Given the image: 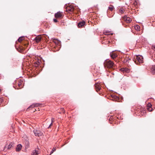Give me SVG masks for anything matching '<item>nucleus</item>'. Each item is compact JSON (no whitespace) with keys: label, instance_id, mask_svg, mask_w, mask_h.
Returning <instances> with one entry per match:
<instances>
[{"label":"nucleus","instance_id":"1","mask_svg":"<svg viewBox=\"0 0 155 155\" xmlns=\"http://www.w3.org/2000/svg\"><path fill=\"white\" fill-rule=\"evenodd\" d=\"M104 64L105 68L107 67L109 68H113L114 66V64L113 62L108 59L105 61Z\"/></svg>","mask_w":155,"mask_h":155},{"label":"nucleus","instance_id":"2","mask_svg":"<svg viewBox=\"0 0 155 155\" xmlns=\"http://www.w3.org/2000/svg\"><path fill=\"white\" fill-rule=\"evenodd\" d=\"M136 60L134 61L135 63L137 64H138V63H142L143 62V58L141 55H137L136 57Z\"/></svg>","mask_w":155,"mask_h":155},{"label":"nucleus","instance_id":"3","mask_svg":"<svg viewBox=\"0 0 155 155\" xmlns=\"http://www.w3.org/2000/svg\"><path fill=\"white\" fill-rule=\"evenodd\" d=\"M65 8H66V11L69 13L72 12L74 11V8L72 5H69V4L68 5H66Z\"/></svg>","mask_w":155,"mask_h":155},{"label":"nucleus","instance_id":"4","mask_svg":"<svg viewBox=\"0 0 155 155\" xmlns=\"http://www.w3.org/2000/svg\"><path fill=\"white\" fill-rule=\"evenodd\" d=\"M33 132L35 136H39L42 135L43 133L39 130H34Z\"/></svg>","mask_w":155,"mask_h":155},{"label":"nucleus","instance_id":"5","mask_svg":"<svg viewBox=\"0 0 155 155\" xmlns=\"http://www.w3.org/2000/svg\"><path fill=\"white\" fill-rule=\"evenodd\" d=\"M123 20L127 23H130L132 21V19L127 15H125L123 18Z\"/></svg>","mask_w":155,"mask_h":155},{"label":"nucleus","instance_id":"6","mask_svg":"<svg viewBox=\"0 0 155 155\" xmlns=\"http://www.w3.org/2000/svg\"><path fill=\"white\" fill-rule=\"evenodd\" d=\"M95 87L97 91H100L101 89V84L98 83H97L95 84Z\"/></svg>","mask_w":155,"mask_h":155},{"label":"nucleus","instance_id":"7","mask_svg":"<svg viewBox=\"0 0 155 155\" xmlns=\"http://www.w3.org/2000/svg\"><path fill=\"white\" fill-rule=\"evenodd\" d=\"M41 37L40 35H38L36 36L34 39V40L37 43H38L40 42L41 40Z\"/></svg>","mask_w":155,"mask_h":155},{"label":"nucleus","instance_id":"8","mask_svg":"<svg viewBox=\"0 0 155 155\" xmlns=\"http://www.w3.org/2000/svg\"><path fill=\"white\" fill-rule=\"evenodd\" d=\"M22 147V146L21 144H18L15 149V150L17 152H19L21 150Z\"/></svg>","mask_w":155,"mask_h":155},{"label":"nucleus","instance_id":"9","mask_svg":"<svg viewBox=\"0 0 155 155\" xmlns=\"http://www.w3.org/2000/svg\"><path fill=\"white\" fill-rule=\"evenodd\" d=\"M39 105V104L38 103H36L35 104H32V105H31L27 109V111L28 110H29L31 108H33L34 107L36 106H38Z\"/></svg>","mask_w":155,"mask_h":155},{"label":"nucleus","instance_id":"10","mask_svg":"<svg viewBox=\"0 0 155 155\" xmlns=\"http://www.w3.org/2000/svg\"><path fill=\"white\" fill-rule=\"evenodd\" d=\"M85 22L84 21H83L78 23V26L79 28L82 27L85 25Z\"/></svg>","mask_w":155,"mask_h":155},{"label":"nucleus","instance_id":"11","mask_svg":"<svg viewBox=\"0 0 155 155\" xmlns=\"http://www.w3.org/2000/svg\"><path fill=\"white\" fill-rule=\"evenodd\" d=\"M111 100H112L114 101H118L119 100V98L116 96H114L112 97V99H111Z\"/></svg>","mask_w":155,"mask_h":155},{"label":"nucleus","instance_id":"12","mask_svg":"<svg viewBox=\"0 0 155 155\" xmlns=\"http://www.w3.org/2000/svg\"><path fill=\"white\" fill-rule=\"evenodd\" d=\"M64 16L63 13L60 11H59V18H61Z\"/></svg>","mask_w":155,"mask_h":155},{"label":"nucleus","instance_id":"13","mask_svg":"<svg viewBox=\"0 0 155 155\" xmlns=\"http://www.w3.org/2000/svg\"><path fill=\"white\" fill-rule=\"evenodd\" d=\"M151 71L153 74H155V65L153 66L151 68Z\"/></svg>","mask_w":155,"mask_h":155},{"label":"nucleus","instance_id":"14","mask_svg":"<svg viewBox=\"0 0 155 155\" xmlns=\"http://www.w3.org/2000/svg\"><path fill=\"white\" fill-rule=\"evenodd\" d=\"M14 145V143H10L8 146V149H10L12 147H13Z\"/></svg>","mask_w":155,"mask_h":155},{"label":"nucleus","instance_id":"15","mask_svg":"<svg viewBox=\"0 0 155 155\" xmlns=\"http://www.w3.org/2000/svg\"><path fill=\"white\" fill-rule=\"evenodd\" d=\"M110 57H111L112 58L114 59L117 57V55L114 53H113L110 54Z\"/></svg>","mask_w":155,"mask_h":155},{"label":"nucleus","instance_id":"16","mask_svg":"<svg viewBox=\"0 0 155 155\" xmlns=\"http://www.w3.org/2000/svg\"><path fill=\"white\" fill-rule=\"evenodd\" d=\"M22 83H23L22 81H19L18 82V86L19 87V88L18 89L21 88L22 87L21 85H22Z\"/></svg>","mask_w":155,"mask_h":155},{"label":"nucleus","instance_id":"17","mask_svg":"<svg viewBox=\"0 0 155 155\" xmlns=\"http://www.w3.org/2000/svg\"><path fill=\"white\" fill-rule=\"evenodd\" d=\"M32 154L33 155H37L38 154V151L36 150H34L33 151L32 153Z\"/></svg>","mask_w":155,"mask_h":155},{"label":"nucleus","instance_id":"18","mask_svg":"<svg viewBox=\"0 0 155 155\" xmlns=\"http://www.w3.org/2000/svg\"><path fill=\"white\" fill-rule=\"evenodd\" d=\"M114 8V7L113 6L110 5V6L108 7V9L112 11L113 10Z\"/></svg>","mask_w":155,"mask_h":155},{"label":"nucleus","instance_id":"19","mask_svg":"<svg viewBox=\"0 0 155 155\" xmlns=\"http://www.w3.org/2000/svg\"><path fill=\"white\" fill-rule=\"evenodd\" d=\"M124 11V10L123 8H120L119 9V13H121V14L123 13Z\"/></svg>","mask_w":155,"mask_h":155},{"label":"nucleus","instance_id":"20","mask_svg":"<svg viewBox=\"0 0 155 155\" xmlns=\"http://www.w3.org/2000/svg\"><path fill=\"white\" fill-rule=\"evenodd\" d=\"M140 28V27L138 25H136L135 27V29L137 30H139Z\"/></svg>","mask_w":155,"mask_h":155},{"label":"nucleus","instance_id":"21","mask_svg":"<svg viewBox=\"0 0 155 155\" xmlns=\"http://www.w3.org/2000/svg\"><path fill=\"white\" fill-rule=\"evenodd\" d=\"M24 39L23 37H21L18 39V41L19 42H21Z\"/></svg>","mask_w":155,"mask_h":155},{"label":"nucleus","instance_id":"22","mask_svg":"<svg viewBox=\"0 0 155 155\" xmlns=\"http://www.w3.org/2000/svg\"><path fill=\"white\" fill-rule=\"evenodd\" d=\"M130 60V58H127L126 59H125L124 60V62H128V63H129V61Z\"/></svg>","mask_w":155,"mask_h":155},{"label":"nucleus","instance_id":"23","mask_svg":"<svg viewBox=\"0 0 155 155\" xmlns=\"http://www.w3.org/2000/svg\"><path fill=\"white\" fill-rule=\"evenodd\" d=\"M138 4V2L136 0H135L133 2V4L135 6H136Z\"/></svg>","mask_w":155,"mask_h":155},{"label":"nucleus","instance_id":"24","mask_svg":"<svg viewBox=\"0 0 155 155\" xmlns=\"http://www.w3.org/2000/svg\"><path fill=\"white\" fill-rule=\"evenodd\" d=\"M60 110H61V112H59V113H64V109L63 108H61L60 109Z\"/></svg>","mask_w":155,"mask_h":155},{"label":"nucleus","instance_id":"25","mask_svg":"<svg viewBox=\"0 0 155 155\" xmlns=\"http://www.w3.org/2000/svg\"><path fill=\"white\" fill-rule=\"evenodd\" d=\"M56 150L55 148H53L52 150L50 153V154L49 155H51L52 153L54 151H55Z\"/></svg>","mask_w":155,"mask_h":155},{"label":"nucleus","instance_id":"26","mask_svg":"<svg viewBox=\"0 0 155 155\" xmlns=\"http://www.w3.org/2000/svg\"><path fill=\"white\" fill-rule=\"evenodd\" d=\"M29 147V143L28 142H27L26 144V146L25 148H28Z\"/></svg>","mask_w":155,"mask_h":155},{"label":"nucleus","instance_id":"27","mask_svg":"<svg viewBox=\"0 0 155 155\" xmlns=\"http://www.w3.org/2000/svg\"><path fill=\"white\" fill-rule=\"evenodd\" d=\"M151 106V104H148L147 106V109L149 110V111H151V110H150L149 109V108H150V106Z\"/></svg>","mask_w":155,"mask_h":155},{"label":"nucleus","instance_id":"28","mask_svg":"<svg viewBox=\"0 0 155 155\" xmlns=\"http://www.w3.org/2000/svg\"><path fill=\"white\" fill-rule=\"evenodd\" d=\"M54 16L55 18H58V12L55 14Z\"/></svg>","mask_w":155,"mask_h":155},{"label":"nucleus","instance_id":"29","mask_svg":"<svg viewBox=\"0 0 155 155\" xmlns=\"http://www.w3.org/2000/svg\"><path fill=\"white\" fill-rule=\"evenodd\" d=\"M152 49L155 51V45H152Z\"/></svg>","mask_w":155,"mask_h":155},{"label":"nucleus","instance_id":"30","mask_svg":"<svg viewBox=\"0 0 155 155\" xmlns=\"http://www.w3.org/2000/svg\"><path fill=\"white\" fill-rule=\"evenodd\" d=\"M54 42L55 44V45L57 46L58 45V40L57 39V41H55Z\"/></svg>","mask_w":155,"mask_h":155},{"label":"nucleus","instance_id":"31","mask_svg":"<svg viewBox=\"0 0 155 155\" xmlns=\"http://www.w3.org/2000/svg\"><path fill=\"white\" fill-rule=\"evenodd\" d=\"M35 63H36L37 65H38L40 64L39 62L38 61H35Z\"/></svg>","mask_w":155,"mask_h":155},{"label":"nucleus","instance_id":"32","mask_svg":"<svg viewBox=\"0 0 155 155\" xmlns=\"http://www.w3.org/2000/svg\"><path fill=\"white\" fill-rule=\"evenodd\" d=\"M53 21L54 22H57V20L56 19L54 18L53 19Z\"/></svg>","mask_w":155,"mask_h":155},{"label":"nucleus","instance_id":"33","mask_svg":"<svg viewBox=\"0 0 155 155\" xmlns=\"http://www.w3.org/2000/svg\"><path fill=\"white\" fill-rule=\"evenodd\" d=\"M58 50V49L57 48H56V50H54V49L53 50V51H57Z\"/></svg>","mask_w":155,"mask_h":155},{"label":"nucleus","instance_id":"34","mask_svg":"<svg viewBox=\"0 0 155 155\" xmlns=\"http://www.w3.org/2000/svg\"><path fill=\"white\" fill-rule=\"evenodd\" d=\"M54 120V118H52L51 119V121L52 122H53Z\"/></svg>","mask_w":155,"mask_h":155},{"label":"nucleus","instance_id":"35","mask_svg":"<svg viewBox=\"0 0 155 155\" xmlns=\"http://www.w3.org/2000/svg\"><path fill=\"white\" fill-rule=\"evenodd\" d=\"M121 70H122L123 71H126V69H121Z\"/></svg>","mask_w":155,"mask_h":155},{"label":"nucleus","instance_id":"36","mask_svg":"<svg viewBox=\"0 0 155 155\" xmlns=\"http://www.w3.org/2000/svg\"><path fill=\"white\" fill-rule=\"evenodd\" d=\"M59 41V46L60 43V42H61V41H59H59Z\"/></svg>","mask_w":155,"mask_h":155},{"label":"nucleus","instance_id":"37","mask_svg":"<svg viewBox=\"0 0 155 155\" xmlns=\"http://www.w3.org/2000/svg\"><path fill=\"white\" fill-rule=\"evenodd\" d=\"M51 123L50 125L49 126V127L48 128H49V127L51 125Z\"/></svg>","mask_w":155,"mask_h":155}]
</instances>
